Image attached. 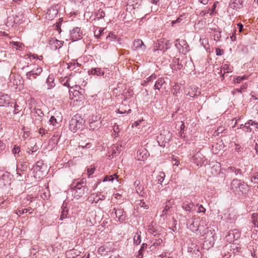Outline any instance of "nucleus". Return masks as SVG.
Listing matches in <instances>:
<instances>
[{
  "mask_svg": "<svg viewBox=\"0 0 258 258\" xmlns=\"http://www.w3.org/2000/svg\"><path fill=\"white\" fill-rule=\"evenodd\" d=\"M71 191L74 197L77 199L82 197L88 192L86 181H74L71 185Z\"/></svg>",
  "mask_w": 258,
  "mask_h": 258,
  "instance_id": "obj_1",
  "label": "nucleus"
},
{
  "mask_svg": "<svg viewBox=\"0 0 258 258\" xmlns=\"http://www.w3.org/2000/svg\"><path fill=\"white\" fill-rule=\"evenodd\" d=\"M85 122V120L80 115L76 114L70 121V130L74 133L76 132L78 130H82L83 128Z\"/></svg>",
  "mask_w": 258,
  "mask_h": 258,
  "instance_id": "obj_2",
  "label": "nucleus"
},
{
  "mask_svg": "<svg viewBox=\"0 0 258 258\" xmlns=\"http://www.w3.org/2000/svg\"><path fill=\"white\" fill-rule=\"evenodd\" d=\"M248 185L240 179H234L230 184V189L233 192H244L247 190Z\"/></svg>",
  "mask_w": 258,
  "mask_h": 258,
  "instance_id": "obj_3",
  "label": "nucleus"
},
{
  "mask_svg": "<svg viewBox=\"0 0 258 258\" xmlns=\"http://www.w3.org/2000/svg\"><path fill=\"white\" fill-rule=\"evenodd\" d=\"M205 224V220L202 218L200 219L199 217H194L192 219V222L189 225V228L192 232H196L198 230H201V227L204 228Z\"/></svg>",
  "mask_w": 258,
  "mask_h": 258,
  "instance_id": "obj_4",
  "label": "nucleus"
},
{
  "mask_svg": "<svg viewBox=\"0 0 258 258\" xmlns=\"http://www.w3.org/2000/svg\"><path fill=\"white\" fill-rule=\"evenodd\" d=\"M114 213L116 218H118V221L122 223L126 219V213L124 211V209L121 208V207L119 208H114L113 209V211L112 212V214Z\"/></svg>",
  "mask_w": 258,
  "mask_h": 258,
  "instance_id": "obj_5",
  "label": "nucleus"
},
{
  "mask_svg": "<svg viewBox=\"0 0 258 258\" xmlns=\"http://www.w3.org/2000/svg\"><path fill=\"white\" fill-rule=\"evenodd\" d=\"M241 249V247L240 244L233 243L230 244L226 245L224 248V250L229 253H232L235 254L239 252Z\"/></svg>",
  "mask_w": 258,
  "mask_h": 258,
  "instance_id": "obj_6",
  "label": "nucleus"
},
{
  "mask_svg": "<svg viewBox=\"0 0 258 258\" xmlns=\"http://www.w3.org/2000/svg\"><path fill=\"white\" fill-rule=\"evenodd\" d=\"M192 158L194 162L197 166H201L206 162L205 157L200 152H198L197 154H196L194 156H193Z\"/></svg>",
  "mask_w": 258,
  "mask_h": 258,
  "instance_id": "obj_7",
  "label": "nucleus"
},
{
  "mask_svg": "<svg viewBox=\"0 0 258 258\" xmlns=\"http://www.w3.org/2000/svg\"><path fill=\"white\" fill-rule=\"evenodd\" d=\"M82 32L79 27H76L70 31L71 39L75 41L82 38Z\"/></svg>",
  "mask_w": 258,
  "mask_h": 258,
  "instance_id": "obj_8",
  "label": "nucleus"
},
{
  "mask_svg": "<svg viewBox=\"0 0 258 258\" xmlns=\"http://www.w3.org/2000/svg\"><path fill=\"white\" fill-rule=\"evenodd\" d=\"M63 43V41L57 40L55 38H51L49 41L51 49L54 50L61 48Z\"/></svg>",
  "mask_w": 258,
  "mask_h": 258,
  "instance_id": "obj_9",
  "label": "nucleus"
},
{
  "mask_svg": "<svg viewBox=\"0 0 258 258\" xmlns=\"http://www.w3.org/2000/svg\"><path fill=\"white\" fill-rule=\"evenodd\" d=\"M122 151V146L116 144L112 145L111 147V154L109 155V157L111 159L119 155Z\"/></svg>",
  "mask_w": 258,
  "mask_h": 258,
  "instance_id": "obj_10",
  "label": "nucleus"
},
{
  "mask_svg": "<svg viewBox=\"0 0 258 258\" xmlns=\"http://www.w3.org/2000/svg\"><path fill=\"white\" fill-rule=\"evenodd\" d=\"M240 236L239 231L236 229L230 231L226 235V237L227 240L230 241L237 240Z\"/></svg>",
  "mask_w": 258,
  "mask_h": 258,
  "instance_id": "obj_11",
  "label": "nucleus"
},
{
  "mask_svg": "<svg viewBox=\"0 0 258 258\" xmlns=\"http://www.w3.org/2000/svg\"><path fill=\"white\" fill-rule=\"evenodd\" d=\"M94 116L92 117L91 121L90 122L89 126L90 129L92 130H95L99 128L101 125V121L98 119V116H95L94 119Z\"/></svg>",
  "mask_w": 258,
  "mask_h": 258,
  "instance_id": "obj_12",
  "label": "nucleus"
},
{
  "mask_svg": "<svg viewBox=\"0 0 258 258\" xmlns=\"http://www.w3.org/2000/svg\"><path fill=\"white\" fill-rule=\"evenodd\" d=\"M210 236L209 238H208L209 232L207 233V236L205 237V240L204 241V245H206L208 247H212L214 244L215 239V234H213L212 232L210 230Z\"/></svg>",
  "mask_w": 258,
  "mask_h": 258,
  "instance_id": "obj_13",
  "label": "nucleus"
},
{
  "mask_svg": "<svg viewBox=\"0 0 258 258\" xmlns=\"http://www.w3.org/2000/svg\"><path fill=\"white\" fill-rule=\"evenodd\" d=\"M10 97L8 94L0 93V106H7L10 103Z\"/></svg>",
  "mask_w": 258,
  "mask_h": 258,
  "instance_id": "obj_14",
  "label": "nucleus"
},
{
  "mask_svg": "<svg viewBox=\"0 0 258 258\" xmlns=\"http://www.w3.org/2000/svg\"><path fill=\"white\" fill-rule=\"evenodd\" d=\"M243 0H231L229 7L233 10H238L243 7Z\"/></svg>",
  "mask_w": 258,
  "mask_h": 258,
  "instance_id": "obj_15",
  "label": "nucleus"
},
{
  "mask_svg": "<svg viewBox=\"0 0 258 258\" xmlns=\"http://www.w3.org/2000/svg\"><path fill=\"white\" fill-rule=\"evenodd\" d=\"M42 71L41 68H37L36 69H33L32 71L27 72L26 74L27 79L32 81V76H39Z\"/></svg>",
  "mask_w": 258,
  "mask_h": 258,
  "instance_id": "obj_16",
  "label": "nucleus"
},
{
  "mask_svg": "<svg viewBox=\"0 0 258 258\" xmlns=\"http://www.w3.org/2000/svg\"><path fill=\"white\" fill-rule=\"evenodd\" d=\"M146 45L141 39H137L134 41L133 43V49L134 50L141 49L144 50L146 49Z\"/></svg>",
  "mask_w": 258,
  "mask_h": 258,
  "instance_id": "obj_17",
  "label": "nucleus"
},
{
  "mask_svg": "<svg viewBox=\"0 0 258 258\" xmlns=\"http://www.w3.org/2000/svg\"><path fill=\"white\" fill-rule=\"evenodd\" d=\"M181 207L185 211L191 212L194 210L195 205L192 202L185 201L182 203Z\"/></svg>",
  "mask_w": 258,
  "mask_h": 258,
  "instance_id": "obj_18",
  "label": "nucleus"
},
{
  "mask_svg": "<svg viewBox=\"0 0 258 258\" xmlns=\"http://www.w3.org/2000/svg\"><path fill=\"white\" fill-rule=\"evenodd\" d=\"M27 168V163L26 162H20L17 165V173L21 176V173L26 171Z\"/></svg>",
  "mask_w": 258,
  "mask_h": 258,
  "instance_id": "obj_19",
  "label": "nucleus"
},
{
  "mask_svg": "<svg viewBox=\"0 0 258 258\" xmlns=\"http://www.w3.org/2000/svg\"><path fill=\"white\" fill-rule=\"evenodd\" d=\"M89 75L101 76L104 75V72L101 68H92L88 71Z\"/></svg>",
  "mask_w": 258,
  "mask_h": 258,
  "instance_id": "obj_20",
  "label": "nucleus"
},
{
  "mask_svg": "<svg viewBox=\"0 0 258 258\" xmlns=\"http://www.w3.org/2000/svg\"><path fill=\"white\" fill-rule=\"evenodd\" d=\"M152 242V244L149 247L150 251L155 250L157 246H160L161 244L163 242V240L161 238H159L158 239H156L155 240H153Z\"/></svg>",
  "mask_w": 258,
  "mask_h": 258,
  "instance_id": "obj_21",
  "label": "nucleus"
},
{
  "mask_svg": "<svg viewBox=\"0 0 258 258\" xmlns=\"http://www.w3.org/2000/svg\"><path fill=\"white\" fill-rule=\"evenodd\" d=\"M43 117L40 116H32L33 123L37 127H40L42 125V120Z\"/></svg>",
  "mask_w": 258,
  "mask_h": 258,
  "instance_id": "obj_22",
  "label": "nucleus"
},
{
  "mask_svg": "<svg viewBox=\"0 0 258 258\" xmlns=\"http://www.w3.org/2000/svg\"><path fill=\"white\" fill-rule=\"evenodd\" d=\"M165 80L163 78H160L157 79L156 81L154 86L155 90H160V89L162 87L163 85L165 83Z\"/></svg>",
  "mask_w": 258,
  "mask_h": 258,
  "instance_id": "obj_23",
  "label": "nucleus"
},
{
  "mask_svg": "<svg viewBox=\"0 0 258 258\" xmlns=\"http://www.w3.org/2000/svg\"><path fill=\"white\" fill-rule=\"evenodd\" d=\"M60 121V118H56L54 116H51L49 120L50 124L52 125L55 127L59 126Z\"/></svg>",
  "mask_w": 258,
  "mask_h": 258,
  "instance_id": "obj_24",
  "label": "nucleus"
},
{
  "mask_svg": "<svg viewBox=\"0 0 258 258\" xmlns=\"http://www.w3.org/2000/svg\"><path fill=\"white\" fill-rule=\"evenodd\" d=\"M172 205L173 203H170V201H168V202H166V204L165 206L164 209L162 211L161 217L166 216L168 214V212L169 211L170 209L172 207Z\"/></svg>",
  "mask_w": 258,
  "mask_h": 258,
  "instance_id": "obj_25",
  "label": "nucleus"
},
{
  "mask_svg": "<svg viewBox=\"0 0 258 258\" xmlns=\"http://www.w3.org/2000/svg\"><path fill=\"white\" fill-rule=\"evenodd\" d=\"M88 202L91 204H97L99 202L98 199V194H92L88 199Z\"/></svg>",
  "mask_w": 258,
  "mask_h": 258,
  "instance_id": "obj_26",
  "label": "nucleus"
},
{
  "mask_svg": "<svg viewBox=\"0 0 258 258\" xmlns=\"http://www.w3.org/2000/svg\"><path fill=\"white\" fill-rule=\"evenodd\" d=\"M227 171L229 172L234 173L235 175L241 176L242 175V170L240 169L236 168L235 167H229L227 169Z\"/></svg>",
  "mask_w": 258,
  "mask_h": 258,
  "instance_id": "obj_27",
  "label": "nucleus"
},
{
  "mask_svg": "<svg viewBox=\"0 0 258 258\" xmlns=\"http://www.w3.org/2000/svg\"><path fill=\"white\" fill-rule=\"evenodd\" d=\"M141 242V232H137L134 236V244L137 245H139Z\"/></svg>",
  "mask_w": 258,
  "mask_h": 258,
  "instance_id": "obj_28",
  "label": "nucleus"
},
{
  "mask_svg": "<svg viewBox=\"0 0 258 258\" xmlns=\"http://www.w3.org/2000/svg\"><path fill=\"white\" fill-rule=\"evenodd\" d=\"M147 246H148L147 244L145 243H144L142 244L140 249L138 251V252L136 256L137 258H143V255H144L143 251H144V250L145 249L147 248Z\"/></svg>",
  "mask_w": 258,
  "mask_h": 258,
  "instance_id": "obj_29",
  "label": "nucleus"
},
{
  "mask_svg": "<svg viewBox=\"0 0 258 258\" xmlns=\"http://www.w3.org/2000/svg\"><path fill=\"white\" fill-rule=\"evenodd\" d=\"M15 22L14 15H11L8 17L6 22V25L7 27H13Z\"/></svg>",
  "mask_w": 258,
  "mask_h": 258,
  "instance_id": "obj_30",
  "label": "nucleus"
},
{
  "mask_svg": "<svg viewBox=\"0 0 258 258\" xmlns=\"http://www.w3.org/2000/svg\"><path fill=\"white\" fill-rule=\"evenodd\" d=\"M68 209L64 206V205L61 207V215L59 219L62 220L68 217Z\"/></svg>",
  "mask_w": 258,
  "mask_h": 258,
  "instance_id": "obj_31",
  "label": "nucleus"
},
{
  "mask_svg": "<svg viewBox=\"0 0 258 258\" xmlns=\"http://www.w3.org/2000/svg\"><path fill=\"white\" fill-rule=\"evenodd\" d=\"M57 13V10L55 8H51L47 10V14L48 15L49 18L52 19L56 16Z\"/></svg>",
  "mask_w": 258,
  "mask_h": 258,
  "instance_id": "obj_32",
  "label": "nucleus"
},
{
  "mask_svg": "<svg viewBox=\"0 0 258 258\" xmlns=\"http://www.w3.org/2000/svg\"><path fill=\"white\" fill-rule=\"evenodd\" d=\"M32 211H33V210L31 208H29L28 209H22V210L19 209V210H17L16 213L17 215H23L25 213H27L28 212H29V213L30 214H31V213H32Z\"/></svg>",
  "mask_w": 258,
  "mask_h": 258,
  "instance_id": "obj_33",
  "label": "nucleus"
},
{
  "mask_svg": "<svg viewBox=\"0 0 258 258\" xmlns=\"http://www.w3.org/2000/svg\"><path fill=\"white\" fill-rule=\"evenodd\" d=\"M43 163L42 160L38 161L33 167V169L35 171H40L42 169Z\"/></svg>",
  "mask_w": 258,
  "mask_h": 258,
  "instance_id": "obj_34",
  "label": "nucleus"
},
{
  "mask_svg": "<svg viewBox=\"0 0 258 258\" xmlns=\"http://www.w3.org/2000/svg\"><path fill=\"white\" fill-rule=\"evenodd\" d=\"M190 91H189L188 93L186 94V95H188L191 97H194L198 95V90L197 88L194 87V88H190ZM199 94H200V92H198Z\"/></svg>",
  "mask_w": 258,
  "mask_h": 258,
  "instance_id": "obj_35",
  "label": "nucleus"
},
{
  "mask_svg": "<svg viewBox=\"0 0 258 258\" xmlns=\"http://www.w3.org/2000/svg\"><path fill=\"white\" fill-rule=\"evenodd\" d=\"M249 121L252 132L258 131V122L252 120H249Z\"/></svg>",
  "mask_w": 258,
  "mask_h": 258,
  "instance_id": "obj_36",
  "label": "nucleus"
},
{
  "mask_svg": "<svg viewBox=\"0 0 258 258\" xmlns=\"http://www.w3.org/2000/svg\"><path fill=\"white\" fill-rule=\"evenodd\" d=\"M46 82H47V83L48 84V85L49 86L48 89H50L51 88L54 87V80H53V78L52 76H51L50 75H49L48 76V77L47 78V79Z\"/></svg>",
  "mask_w": 258,
  "mask_h": 258,
  "instance_id": "obj_37",
  "label": "nucleus"
},
{
  "mask_svg": "<svg viewBox=\"0 0 258 258\" xmlns=\"http://www.w3.org/2000/svg\"><path fill=\"white\" fill-rule=\"evenodd\" d=\"M117 36L113 33L110 32L108 35L106 36V39L108 41H111L116 40Z\"/></svg>",
  "mask_w": 258,
  "mask_h": 258,
  "instance_id": "obj_38",
  "label": "nucleus"
},
{
  "mask_svg": "<svg viewBox=\"0 0 258 258\" xmlns=\"http://www.w3.org/2000/svg\"><path fill=\"white\" fill-rule=\"evenodd\" d=\"M34 112L33 113V114L32 115V116H40V117H43L44 116V113L43 111L40 109H36L34 108Z\"/></svg>",
  "mask_w": 258,
  "mask_h": 258,
  "instance_id": "obj_39",
  "label": "nucleus"
},
{
  "mask_svg": "<svg viewBox=\"0 0 258 258\" xmlns=\"http://www.w3.org/2000/svg\"><path fill=\"white\" fill-rule=\"evenodd\" d=\"M165 177V173L163 172H160L159 173V175L157 177V180H158V183L160 184H162V183L163 182V181L164 180Z\"/></svg>",
  "mask_w": 258,
  "mask_h": 258,
  "instance_id": "obj_40",
  "label": "nucleus"
},
{
  "mask_svg": "<svg viewBox=\"0 0 258 258\" xmlns=\"http://www.w3.org/2000/svg\"><path fill=\"white\" fill-rule=\"evenodd\" d=\"M105 16V12L101 9H99L96 14V19L99 20Z\"/></svg>",
  "mask_w": 258,
  "mask_h": 258,
  "instance_id": "obj_41",
  "label": "nucleus"
},
{
  "mask_svg": "<svg viewBox=\"0 0 258 258\" xmlns=\"http://www.w3.org/2000/svg\"><path fill=\"white\" fill-rule=\"evenodd\" d=\"M243 127H244V131L246 132H252L251 127L250 126L249 120L245 123L243 125Z\"/></svg>",
  "mask_w": 258,
  "mask_h": 258,
  "instance_id": "obj_42",
  "label": "nucleus"
},
{
  "mask_svg": "<svg viewBox=\"0 0 258 258\" xmlns=\"http://www.w3.org/2000/svg\"><path fill=\"white\" fill-rule=\"evenodd\" d=\"M78 255L76 254L73 250H70L66 252V256L67 258H75L76 256Z\"/></svg>",
  "mask_w": 258,
  "mask_h": 258,
  "instance_id": "obj_43",
  "label": "nucleus"
},
{
  "mask_svg": "<svg viewBox=\"0 0 258 258\" xmlns=\"http://www.w3.org/2000/svg\"><path fill=\"white\" fill-rule=\"evenodd\" d=\"M114 176H115L116 178H117V176L116 174H114L113 175H110V176H106L103 179V181H113L115 178Z\"/></svg>",
  "mask_w": 258,
  "mask_h": 258,
  "instance_id": "obj_44",
  "label": "nucleus"
},
{
  "mask_svg": "<svg viewBox=\"0 0 258 258\" xmlns=\"http://www.w3.org/2000/svg\"><path fill=\"white\" fill-rule=\"evenodd\" d=\"M156 78V76L155 74H152L149 77L147 78L145 80V83H149L151 81H153Z\"/></svg>",
  "mask_w": 258,
  "mask_h": 258,
  "instance_id": "obj_45",
  "label": "nucleus"
},
{
  "mask_svg": "<svg viewBox=\"0 0 258 258\" xmlns=\"http://www.w3.org/2000/svg\"><path fill=\"white\" fill-rule=\"evenodd\" d=\"M20 152V148L18 146H15L14 148L12 149V153L15 155L16 156V154H19Z\"/></svg>",
  "mask_w": 258,
  "mask_h": 258,
  "instance_id": "obj_46",
  "label": "nucleus"
},
{
  "mask_svg": "<svg viewBox=\"0 0 258 258\" xmlns=\"http://www.w3.org/2000/svg\"><path fill=\"white\" fill-rule=\"evenodd\" d=\"M251 237L253 239L256 240L258 238V229L256 230L254 229L253 231V232L251 235Z\"/></svg>",
  "mask_w": 258,
  "mask_h": 258,
  "instance_id": "obj_47",
  "label": "nucleus"
},
{
  "mask_svg": "<svg viewBox=\"0 0 258 258\" xmlns=\"http://www.w3.org/2000/svg\"><path fill=\"white\" fill-rule=\"evenodd\" d=\"M246 79V77L245 76H238L237 77L234 82L235 83H240L241 82V81H242V80H244V79Z\"/></svg>",
  "mask_w": 258,
  "mask_h": 258,
  "instance_id": "obj_48",
  "label": "nucleus"
},
{
  "mask_svg": "<svg viewBox=\"0 0 258 258\" xmlns=\"http://www.w3.org/2000/svg\"><path fill=\"white\" fill-rule=\"evenodd\" d=\"M14 107H15V109H14V110L13 111V113L15 114H16L18 113H19V112L21 110V109L20 108V106L18 105H17V104H15Z\"/></svg>",
  "mask_w": 258,
  "mask_h": 258,
  "instance_id": "obj_49",
  "label": "nucleus"
},
{
  "mask_svg": "<svg viewBox=\"0 0 258 258\" xmlns=\"http://www.w3.org/2000/svg\"><path fill=\"white\" fill-rule=\"evenodd\" d=\"M179 45H180V46H181V47L182 48H183L184 46L186 47V46L187 47H188V45H187V43L186 42V41L184 40H179Z\"/></svg>",
  "mask_w": 258,
  "mask_h": 258,
  "instance_id": "obj_50",
  "label": "nucleus"
},
{
  "mask_svg": "<svg viewBox=\"0 0 258 258\" xmlns=\"http://www.w3.org/2000/svg\"><path fill=\"white\" fill-rule=\"evenodd\" d=\"M251 181L254 183H258V172L255 173V175L251 179Z\"/></svg>",
  "mask_w": 258,
  "mask_h": 258,
  "instance_id": "obj_51",
  "label": "nucleus"
},
{
  "mask_svg": "<svg viewBox=\"0 0 258 258\" xmlns=\"http://www.w3.org/2000/svg\"><path fill=\"white\" fill-rule=\"evenodd\" d=\"M139 205L141 207L144 208L145 209H148L149 208L148 205H146V203L142 201H140V203H139Z\"/></svg>",
  "mask_w": 258,
  "mask_h": 258,
  "instance_id": "obj_52",
  "label": "nucleus"
},
{
  "mask_svg": "<svg viewBox=\"0 0 258 258\" xmlns=\"http://www.w3.org/2000/svg\"><path fill=\"white\" fill-rule=\"evenodd\" d=\"M216 55H218V56L221 55L224 53L223 50L221 49H220L219 48H216Z\"/></svg>",
  "mask_w": 258,
  "mask_h": 258,
  "instance_id": "obj_53",
  "label": "nucleus"
},
{
  "mask_svg": "<svg viewBox=\"0 0 258 258\" xmlns=\"http://www.w3.org/2000/svg\"><path fill=\"white\" fill-rule=\"evenodd\" d=\"M206 212V209L202 205H200L199 207L197 212L198 213H205Z\"/></svg>",
  "mask_w": 258,
  "mask_h": 258,
  "instance_id": "obj_54",
  "label": "nucleus"
},
{
  "mask_svg": "<svg viewBox=\"0 0 258 258\" xmlns=\"http://www.w3.org/2000/svg\"><path fill=\"white\" fill-rule=\"evenodd\" d=\"M224 131V127L222 126H219L218 127L216 132H217V135L218 136L219 134L222 133Z\"/></svg>",
  "mask_w": 258,
  "mask_h": 258,
  "instance_id": "obj_55",
  "label": "nucleus"
},
{
  "mask_svg": "<svg viewBox=\"0 0 258 258\" xmlns=\"http://www.w3.org/2000/svg\"><path fill=\"white\" fill-rule=\"evenodd\" d=\"M2 200V199H0V204L2 207H4L5 206H6L7 204H8L10 203L9 201L4 200V201H1Z\"/></svg>",
  "mask_w": 258,
  "mask_h": 258,
  "instance_id": "obj_56",
  "label": "nucleus"
},
{
  "mask_svg": "<svg viewBox=\"0 0 258 258\" xmlns=\"http://www.w3.org/2000/svg\"><path fill=\"white\" fill-rule=\"evenodd\" d=\"M46 133V131L43 128H40L39 129V134L42 136L44 135Z\"/></svg>",
  "mask_w": 258,
  "mask_h": 258,
  "instance_id": "obj_57",
  "label": "nucleus"
},
{
  "mask_svg": "<svg viewBox=\"0 0 258 258\" xmlns=\"http://www.w3.org/2000/svg\"><path fill=\"white\" fill-rule=\"evenodd\" d=\"M104 29H100L99 30V36H98L97 34H95V36L96 37V38H99L101 36H102L103 35V34H104Z\"/></svg>",
  "mask_w": 258,
  "mask_h": 258,
  "instance_id": "obj_58",
  "label": "nucleus"
},
{
  "mask_svg": "<svg viewBox=\"0 0 258 258\" xmlns=\"http://www.w3.org/2000/svg\"><path fill=\"white\" fill-rule=\"evenodd\" d=\"M5 144L2 141H0V153L5 149Z\"/></svg>",
  "mask_w": 258,
  "mask_h": 258,
  "instance_id": "obj_59",
  "label": "nucleus"
},
{
  "mask_svg": "<svg viewBox=\"0 0 258 258\" xmlns=\"http://www.w3.org/2000/svg\"><path fill=\"white\" fill-rule=\"evenodd\" d=\"M222 69L224 71V73H229V67L228 65H226V64H225L223 67V68Z\"/></svg>",
  "mask_w": 258,
  "mask_h": 258,
  "instance_id": "obj_60",
  "label": "nucleus"
},
{
  "mask_svg": "<svg viewBox=\"0 0 258 258\" xmlns=\"http://www.w3.org/2000/svg\"><path fill=\"white\" fill-rule=\"evenodd\" d=\"M98 199L99 201H103L105 200V197L104 195H102V194H101V193H100L99 194H98Z\"/></svg>",
  "mask_w": 258,
  "mask_h": 258,
  "instance_id": "obj_61",
  "label": "nucleus"
},
{
  "mask_svg": "<svg viewBox=\"0 0 258 258\" xmlns=\"http://www.w3.org/2000/svg\"><path fill=\"white\" fill-rule=\"evenodd\" d=\"M76 65V63H70L68 64V68L69 69H70L71 70H74L75 67V66Z\"/></svg>",
  "mask_w": 258,
  "mask_h": 258,
  "instance_id": "obj_62",
  "label": "nucleus"
},
{
  "mask_svg": "<svg viewBox=\"0 0 258 258\" xmlns=\"http://www.w3.org/2000/svg\"><path fill=\"white\" fill-rule=\"evenodd\" d=\"M179 39H177L175 41V46L177 48V49L180 50L181 48H182L181 46L179 45V42L178 41Z\"/></svg>",
  "mask_w": 258,
  "mask_h": 258,
  "instance_id": "obj_63",
  "label": "nucleus"
},
{
  "mask_svg": "<svg viewBox=\"0 0 258 258\" xmlns=\"http://www.w3.org/2000/svg\"><path fill=\"white\" fill-rule=\"evenodd\" d=\"M14 18H15V21H16L15 22V24H18L20 22L21 19L18 16L14 15Z\"/></svg>",
  "mask_w": 258,
  "mask_h": 258,
  "instance_id": "obj_64",
  "label": "nucleus"
}]
</instances>
